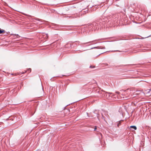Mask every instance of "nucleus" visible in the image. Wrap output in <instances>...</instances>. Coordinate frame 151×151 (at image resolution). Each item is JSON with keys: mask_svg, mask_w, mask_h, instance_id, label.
Here are the masks:
<instances>
[{"mask_svg": "<svg viewBox=\"0 0 151 151\" xmlns=\"http://www.w3.org/2000/svg\"><path fill=\"white\" fill-rule=\"evenodd\" d=\"M107 113V111H104V113L105 114H106V113ZM106 116H109V115L108 114H107V116L106 115Z\"/></svg>", "mask_w": 151, "mask_h": 151, "instance_id": "11", "label": "nucleus"}, {"mask_svg": "<svg viewBox=\"0 0 151 151\" xmlns=\"http://www.w3.org/2000/svg\"><path fill=\"white\" fill-rule=\"evenodd\" d=\"M111 4V3L109 4L110 5Z\"/></svg>", "mask_w": 151, "mask_h": 151, "instance_id": "19", "label": "nucleus"}, {"mask_svg": "<svg viewBox=\"0 0 151 151\" xmlns=\"http://www.w3.org/2000/svg\"><path fill=\"white\" fill-rule=\"evenodd\" d=\"M43 38L45 39V40H46L48 38V36L47 34H44L43 35Z\"/></svg>", "mask_w": 151, "mask_h": 151, "instance_id": "4", "label": "nucleus"}, {"mask_svg": "<svg viewBox=\"0 0 151 151\" xmlns=\"http://www.w3.org/2000/svg\"><path fill=\"white\" fill-rule=\"evenodd\" d=\"M31 70L30 68H29L27 70V72H28V73H30L31 72Z\"/></svg>", "mask_w": 151, "mask_h": 151, "instance_id": "9", "label": "nucleus"}, {"mask_svg": "<svg viewBox=\"0 0 151 151\" xmlns=\"http://www.w3.org/2000/svg\"><path fill=\"white\" fill-rule=\"evenodd\" d=\"M96 127L94 129V130H96Z\"/></svg>", "mask_w": 151, "mask_h": 151, "instance_id": "15", "label": "nucleus"}, {"mask_svg": "<svg viewBox=\"0 0 151 151\" xmlns=\"http://www.w3.org/2000/svg\"><path fill=\"white\" fill-rule=\"evenodd\" d=\"M129 90V89H127V90H124V91H127L128 90Z\"/></svg>", "mask_w": 151, "mask_h": 151, "instance_id": "13", "label": "nucleus"}, {"mask_svg": "<svg viewBox=\"0 0 151 151\" xmlns=\"http://www.w3.org/2000/svg\"><path fill=\"white\" fill-rule=\"evenodd\" d=\"M130 127L134 129L135 130H136L137 129V127L135 126H131Z\"/></svg>", "mask_w": 151, "mask_h": 151, "instance_id": "5", "label": "nucleus"}, {"mask_svg": "<svg viewBox=\"0 0 151 151\" xmlns=\"http://www.w3.org/2000/svg\"><path fill=\"white\" fill-rule=\"evenodd\" d=\"M104 66H105L107 65V64L104 63Z\"/></svg>", "mask_w": 151, "mask_h": 151, "instance_id": "14", "label": "nucleus"}, {"mask_svg": "<svg viewBox=\"0 0 151 151\" xmlns=\"http://www.w3.org/2000/svg\"><path fill=\"white\" fill-rule=\"evenodd\" d=\"M109 1V0H104V3H105V4H108Z\"/></svg>", "mask_w": 151, "mask_h": 151, "instance_id": "8", "label": "nucleus"}, {"mask_svg": "<svg viewBox=\"0 0 151 151\" xmlns=\"http://www.w3.org/2000/svg\"><path fill=\"white\" fill-rule=\"evenodd\" d=\"M94 42H95V41H91V42H86V43H84L83 44H86V43H91L90 45H91V44H93Z\"/></svg>", "mask_w": 151, "mask_h": 151, "instance_id": "6", "label": "nucleus"}, {"mask_svg": "<svg viewBox=\"0 0 151 151\" xmlns=\"http://www.w3.org/2000/svg\"><path fill=\"white\" fill-rule=\"evenodd\" d=\"M5 31L4 30H0V34L5 33Z\"/></svg>", "mask_w": 151, "mask_h": 151, "instance_id": "7", "label": "nucleus"}, {"mask_svg": "<svg viewBox=\"0 0 151 151\" xmlns=\"http://www.w3.org/2000/svg\"><path fill=\"white\" fill-rule=\"evenodd\" d=\"M35 19L37 20H38V21H40V19H38V18H36Z\"/></svg>", "mask_w": 151, "mask_h": 151, "instance_id": "12", "label": "nucleus"}, {"mask_svg": "<svg viewBox=\"0 0 151 151\" xmlns=\"http://www.w3.org/2000/svg\"><path fill=\"white\" fill-rule=\"evenodd\" d=\"M128 99V98H126V99Z\"/></svg>", "mask_w": 151, "mask_h": 151, "instance_id": "18", "label": "nucleus"}, {"mask_svg": "<svg viewBox=\"0 0 151 151\" xmlns=\"http://www.w3.org/2000/svg\"><path fill=\"white\" fill-rule=\"evenodd\" d=\"M100 135L101 136H102V134H101V133H100Z\"/></svg>", "mask_w": 151, "mask_h": 151, "instance_id": "16", "label": "nucleus"}, {"mask_svg": "<svg viewBox=\"0 0 151 151\" xmlns=\"http://www.w3.org/2000/svg\"><path fill=\"white\" fill-rule=\"evenodd\" d=\"M98 24H96V23H93V24H91V26L92 27H93V29L94 30H96L97 28V27H96L97 26H98Z\"/></svg>", "mask_w": 151, "mask_h": 151, "instance_id": "2", "label": "nucleus"}, {"mask_svg": "<svg viewBox=\"0 0 151 151\" xmlns=\"http://www.w3.org/2000/svg\"><path fill=\"white\" fill-rule=\"evenodd\" d=\"M123 121V120H121L120 121H119L118 122H116L115 123V125H116L117 127H119V126L121 125V123H122V122Z\"/></svg>", "mask_w": 151, "mask_h": 151, "instance_id": "3", "label": "nucleus"}, {"mask_svg": "<svg viewBox=\"0 0 151 151\" xmlns=\"http://www.w3.org/2000/svg\"><path fill=\"white\" fill-rule=\"evenodd\" d=\"M136 94H138V93H136Z\"/></svg>", "mask_w": 151, "mask_h": 151, "instance_id": "20", "label": "nucleus"}, {"mask_svg": "<svg viewBox=\"0 0 151 151\" xmlns=\"http://www.w3.org/2000/svg\"><path fill=\"white\" fill-rule=\"evenodd\" d=\"M113 95L112 93H107L104 91V97L108 100H112V98Z\"/></svg>", "mask_w": 151, "mask_h": 151, "instance_id": "1", "label": "nucleus"}, {"mask_svg": "<svg viewBox=\"0 0 151 151\" xmlns=\"http://www.w3.org/2000/svg\"><path fill=\"white\" fill-rule=\"evenodd\" d=\"M119 93V92H117V93H118V94Z\"/></svg>", "mask_w": 151, "mask_h": 151, "instance_id": "17", "label": "nucleus"}, {"mask_svg": "<svg viewBox=\"0 0 151 151\" xmlns=\"http://www.w3.org/2000/svg\"><path fill=\"white\" fill-rule=\"evenodd\" d=\"M95 67L94 66H90V68H94Z\"/></svg>", "mask_w": 151, "mask_h": 151, "instance_id": "10", "label": "nucleus"}]
</instances>
